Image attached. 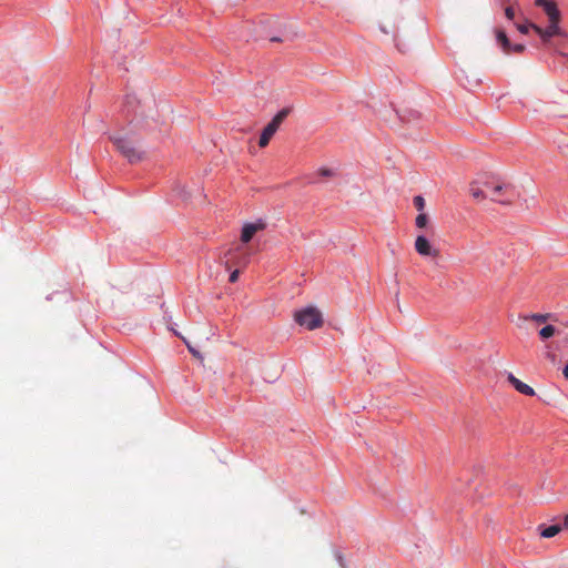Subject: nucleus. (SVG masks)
<instances>
[{
    "mask_svg": "<svg viewBox=\"0 0 568 568\" xmlns=\"http://www.w3.org/2000/svg\"><path fill=\"white\" fill-rule=\"evenodd\" d=\"M295 322L308 331H314L323 325L322 313L313 306L304 307L294 314Z\"/></svg>",
    "mask_w": 568,
    "mask_h": 568,
    "instance_id": "f257e3e1",
    "label": "nucleus"
},
{
    "mask_svg": "<svg viewBox=\"0 0 568 568\" xmlns=\"http://www.w3.org/2000/svg\"><path fill=\"white\" fill-rule=\"evenodd\" d=\"M110 139L119 152L125 156L130 163H136L141 161L143 153L134 146V143L130 138L123 135H112Z\"/></svg>",
    "mask_w": 568,
    "mask_h": 568,
    "instance_id": "f03ea898",
    "label": "nucleus"
},
{
    "mask_svg": "<svg viewBox=\"0 0 568 568\" xmlns=\"http://www.w3.org/2000/svg\"><path fill=\"white\" fill-rule=\"evenodd\" d=\"M290 112H291L290 108H283L267 123V125L263 129V131L260 135L258 145L261 148H265L268 144L271 138L276 133L280 125L287 118Z\"/></svg>",
    "mask_w": 568,
    "mask_h": 568,
    "instance_id": "7ed1b4c3",
    "label": "nucleus"
},
{
    "mask_svg": "<svg viewBox=\"0 0 568 568\" xmlns=\"http://www.w3.org/2000/svg\"><path fill=\"white\" fill-rule=\"evenodd\" d=\"M518 196V192L511 184L496 183L491 193L488 194L491 201L500 204H510Z\"/></svg>",
    "mask_w": 568,
    "mask_h": 568,
    "instance_id": "20e7f679",
    "label": "nucleus"
},
{
    "mask_svg": "<svg viewBox=\"0 0 568 568\" xmlns=\"http://www.w3.org/2000/svg\"><path fill=\"white\" fill-rule=\"evenodd\" d=\"M560 21H549L546 28L532 24V30L539 36L541 42L547 44L554 37H567V33L560 28Z\"/></svg>",
    "mask_w": 568,
    "mask_h": 568,
    "instance_id": "39448f33",
    "label": "nucleus"
},
{
    "mask_svg": "<svg viewBox=\"0 0 568 568\" xmlns=\"http://www.w3.org/2000/svg\"><path fill=\"white\" fill-rule=\"evenodd\" d=\"M264 229H266V222L262 219L255 222L245 223L242 227L241 241L243 243H248L258 231Z\"/></svg>",
    "mask_w": 568,
    "mask_h": 568,
    "instance_id": "423d86ee",
    "label": "nucleus"
},
{
    "mask_svg": "<svg viewBox=\"0 0 568 568\" xmlns=\"http://www.w3.org/2000/svg\"><path fill=\"white\" fill-rule=\"evenodd\" d=\"M535 4L544 10L548 21H560L561 13L555 0H535Z\"/></svg>",
    "mask_w": 568,
    "mask_h": 568,
    "instance_id": "0eeeda50",
    "label": "nucleus"
},
{
    "mask_svg": "<svg viewBox=\"0 0 568 568\" xmlns=\"http://www.w3.org/2000/svg\"><path fill=\"white\" fill-rule=\"evenodd\" d=\"M415 250L422 256H437L438 250L434 248L424 235H418L415 240Z\"/></svg>",
    "mask_w": 568,
    "mask_h": 568,
    "instance_id": "6e6552de",
    "label": "nucleus"
},
{
    "mask_svg": "<svg viewBox=\"0 0 568 568\" xmlns=\"http://www.w3.org/2000/svg\"><path fill=\"white\" fill-rule=\"evenodd\" d=\"M507 381L511 384V386L520 394L526 396H535V390L528 384L518 379L513 373H507Z\"/></svg>",
    "mask_w": 568,
    "mask_h": 568,
    "instance_id": "1a4fd4ad",
    "label": "nucleus"
},
{
    "mask_svg": "<svg viewBox=\"0 0 568 568\" xmlns=\"http://www.w3.org/2000/svg\"><path fill=\"white\" fill-rule=\"evenodd\" d=\"M561 530V526L556 524V525H550V526H546L545 524H540L538 526V531L540 534V536L542 538H552L555 537L559 531Z\"/></svg>",
    "mask_w": 568,
    "mask_h": 568,
    "instance_id": "9d476101",
    "label": "nucleus"
},
{
    "mask_svg": "<svg viewBox=\"0 0 568 568\" xmlns=\"http://www.w3.org/2000/svg\"><path fill=\"white\" fill-rule=\"evenodd\" d=\"M496 40L498 42V44L503 48L504 52L507 51V49H510V41L506 34L505 31L503 30H497L496 32Z\"/></svg>",
    "mask_w": 568,
    "mask_h": 568,
    "instance_id": "9b49d317",
    "label": "nucleus"
},
{
    "mask_svg": "<svg viewBox=\"0 0 568 568\" xmlns=\"http://www.w3.org/2000/svg\"><path fill=\"white\" fill-rule=\"evenodd\" d=\"M556 333V327L554 325H546L539 331V336L541 339H548L554 336Z\"/></svg>",
    "mask_w": 568,
    "mask_h": 568,
    "instance_id": "f8f14e48",
    "label": "nucleus"
},
{
    "mask_svg": "<svg viewBox=\"0 0 568 568\" xmlns=\"http://www.w3.org/2000/svg\"><path fill=\"white\" fill-rule=\"evenodd\" d=\"M470 194L476 200H481V199L488 197V194L485 192V190L476 186L475 184L470 185Z\"/></svg>",
    "mask_w": 568,
    "mask_h": 568,
    "instance_id": "ddd939ff",
    "label": "nucleus"
},
{
    "mask_svg": "<svg viewBox=\"0 0 568 568\" xmlns=\"http://www.w3.org/2000/svg\"><path fill=\"white\" fill-rule=\"evenodd\" d=\"M427 223H428V216H427V214H425V213H419V214L416 216L415 225H416L418 229H424V227H426Z\"/></svg>",
    "mask_w": 568,
    "mask_h": 568,
    "instance_id": "4468645a",
    "label": "nucleus"
},
{
    "mask_svg": "<svg viewBox=\"0 0 568 568\" xmlns=\"http://www.w3.org/2000/svg\"><path fill=\"white\" fill-rule=\"evenodd\" d=\"M413 203L417 211L424 213L423 211L425 209V199L422 195L414 196Z\"/></svg>",
    "mask_w": 568,
    "mask_h": 568,
    "instance_id": "2eb2a0df",
    "label": "nucleus"
},
{
    "mask_svg": "<svg viewBox=\"0 0 568 568\" xmlns=\"http://www.w3.org/2000/svg\"><path fill=\"white\" fill-rule=\"evenodd\" d=\"M525 49V44L521 43L510 44V49H507L506 53H521Z\"/></svg>",
    "mask_w": 568,
    "mask_h": 568,
    "instance_id": "dca6fc26",
    "label": "nucleus"
},
{
    "mask_svg": "<svg viewBox=\"0 0 568 568\" xmlns=\"http://www.w3.org/2000/svg\"><path fill=\"white\" fill-rule=\"evenodd\" d=\"M551 315L550 314H540V313H536V314H532L530 316L531 320L538 322V323H544L546 322Z\"/></svg>",
    "mask_w": 568,
    "mask_h": 568,
    "instance_id": "f3484780",
    "label": "nucleus"
},
{
    "mask_svg": "<svg viewBox=\"0 0 568 568\" xmlns=\"http://www.w3.org/2000/svg\"><path fill=\"white\" fill-rule=\"evenodd\" d=\"M532 22H527V23H523V24H517V30L523 33V34H527L529 32L530 29H532Z\"/></svg>",
    "mask_w": 568,
    "mask_h": 568,
    "instance_id": "a211bd4d",
    "label": "nucleus"
},
{
    "mask_svg": "<svg viewBox=\"0 0 568 568\" xmlns=\"http://www.w3.org/2000/svg\"><path fill=\"white\" fill-rule=\"evenodd\" d=\"M317 173L320 176H323V178H331L335 174L332 169H327V168L318 169Z\"/></svg>",
    "mask_w": 568,
    "mask_h": 568,
    "instance_id": "6ab92c4d",
    "label": "nucleus"
},
{
    "mask_svg": "<svg viewBox=\"0 0 568 568\" xmlns=\"http://www.w3.org/2000/svg\"><path fill=\"white\" fill-rule=\"evenodd\" d=\"M505 16H506V18L508 20H514V18H515V10H514V8L513 7H507L505 9Z\"/></svg>",
    "mask_w": 568,
    "mask_h": 568,
    "instance_id": "aec40b11",
    "label": "nucleus"
},
{
    "mask_svg": "<svg viewBox=\"0 0 568 568\" xmlns=\"http://www.w3.org/2000/svg\"><path fill=\"white\" fill-rule=\"evenodd\" d=\"M335 557L342 568H347L343 555L339 551L335 554Z\"/></svg>",
    "mask_w": 568,
    "mask_h": 568,
    "instance_id": "412c9836",
    "label": "nucleus"
},
{
    "mask_svg": "<svg viewBox=\"0 0 568 568\" xmlns=\"http://www.w3.org/2000/svg\"><path fill=\"white\" fill-rule=\"evenodd\" d=\"M239 274H240L239 270H234V271L230 274L229 281H230L231 283H235V282L237 281V278H239Z\"/></svg>",
    "mask_w": 568,
    "mask_h": 568,
    "instance_id": "4be33fe9",
    "label": "nucleus"
},
{
    "mask_svg": "<svg viewBox=\"0 0 568 568\" xmlns=\"http://www.w3.org/2000/svg\"><path fill=\"white\" fill-rule=\"evenodd\" d=\"M484 187H485V192L487 194L491 193V189L494 185H496L495 183H490V182H484L483 183Z\"/></svg>",
    "mask_w": 568,
    "mask_h": 568,
    "instance_id": "5701e85b",
    "label": "nucleus"
},
{
    "mask_svg": "<svg viewBox=\"0 0 568 568\" xmlns=\"http://www.w3.org/2000/svg\"><path fill=\"white\" fill-rule=\"evenodd\" d=\"M134 101H135V97H134V95L128 94V95L125 97V103H126V104H130V103H132V102H134Z\"/></svg>",
    "mask_w": 568,
    "mask_h": 568,
    "instance_id": "b1692460",
    "label": "nucleus"
},
{
    "mask_svg": "<svg viewBox=\"0 0 568 568\" xmlns=\"http://www.w3.org/2000/svg\"><path fill=\"white\" fill-rule=\"evenodd\" d=\"M270 40H271L272 42H282V41H284V39H283V38H281V37H272Z\"/></svg>",
    "mask_w": 568,
    "mask_h": 568,
    "instance_id": "393cba45",
    "label": "nucleus"
},
{
    "mask_svg": "<svg viewBox=\"0 0 568 568\" xmlns=\"http://www.w3.org/2000/svg\"><path fill=\"white\" fill-rule=\"evenodd\" d=\"M562 374H564L565 378L568 379V363L565 365V367L562 369Z\"/></svg>",
    "mask_w": 568,
    "mask_h": 568,
    "instance_id": "a878e982",
    "label": "nucleus"
},
{
    "mask_svg": "<svg viewBox=\"0 0 568 568\" xmlns=\"http://www.w3.org/2000/svg\"><path fill=\"white\" fill-rule=\"evenodd\" d=\"M564 527L566 529H568V515H566L565 519H564Z\"/></svg>",
    "mask_w": 568,
    "mask_h": 568,
    "instance_id": "bb28decb",
    "label": "nucleus"
},
{
    "mask_svg": "<svg viewBox=\"0 0 568 568\" xmlns=\"http://www.w3.org/2000/svg\"><path fill=\"white\" fill-rule=\"evenodd\" d=\"M560 149L562 153H566V150H568V144L561 145Z\"/></svg>",
    "mask_w": 568,
    "mask_h": 568,
    "instance_id": "cd10ccee",
    "label": "nucleus"
},
{
    "mask_svg": "<svg viewBox=\"0 0 568 568\" xmlns=\"http://www.w3.org/2000/svg\"><path fill=\"white\" fill-rule=\"evenodd\" d=\"M189 349H190V352H192L194 355H195V354H199L197 352H195V351H194L193 348H191L190 346H189Z\"/></svg>",
    "mask_w": 568,
    "mask_h": 568,
    "instance_id": "c85d7f7f",
    "label": "nucleus"
}]
</instances>
